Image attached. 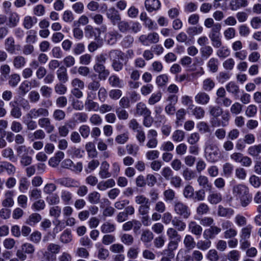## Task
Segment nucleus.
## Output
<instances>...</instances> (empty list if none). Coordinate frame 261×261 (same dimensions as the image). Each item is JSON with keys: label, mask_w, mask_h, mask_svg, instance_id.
<instances>
[{"label": "nucleus", "mask_w": 261, "mask_h": 261, "mask_svg": "<svg viewBox=\"0 0 261 261\" xmlns=\"http://www.w3.org/2000/svg\"><path fill=\"white\" fill-rule=\"evenodd\" d=\"M232 194L237 199H239L243 207L247 206L251 201L252 197L249 194L248 188L243 184L234 185L232 188Z\"/></svg>", "instance_id": "nucleus-1"}, {"label": "nucleus", "mask_w": 261, "mask_h": 261, "mask_svg": "<svg viewBox=\"0 0 261 261\" xmlns=\"http://www.w3.org/2000/svg\"><path fill=\"white\" fill-rule=\"evenodd\" d=\"M174 210L177 215L184 219H188L191 215V211L189 207L180 201L175 202Z\"/></svg>", "instance_id": "nucleus-2"}, {"label": "nucleus", "mask_w": 261, "mask_h": 261, "mask_svg": "<svg viewBox=\"0 0 261 261\" xmlns=\"http://www.w3.org/2000/svg\"><path fill=\"white\" fill-rule=\"evenodd\" d=\"M48 110L44 108H33L31 109L26 114L28 119H36L39 117H48Z\"/></svg>", "instance_id": "nucleus-3"}, {"label": "nucleus", "mask_w": 261, "mask_h": 261, "mask_svg": "<svg viewBox=\"0 0 261 261\" xmlns=\"http://www.w3.org/2000/svg\"><path fill=\"white\" fill-rule=\"evenodd\" d=\"M205 153L206 159L210 162L214 163L219 158V150L215 146L212 145L207 146L205 149Z\"/></svg>", "instance_id": "nucleus-4"}, {"label": "nucleus", "mask_w": 261, "mask_h": 261, "mask_svg": "<svg viewBox=\"0 0 261 261\" xmlns=\"http://www.w3.org/2000/svg\"><path fill=\"white\" fill-rule=\"evenodd\" d=\"M106 16L114 25L121 19L119 11L114 7H111L106 12Z\"/></svg>", "instance_id": "nucleus-5"}, {"label": "nucleus", "mask_w": 261, "mask_h": 261, "mask_svg": "<svg viewBox=\"0 0 261 261\" xmlns=\"http://www.w3.org/2000/svg\"><path fill=\"white\" fill-rule=\"evenodd\" d=\"M39 126L44 128L47 133L50 134L55 130V126L51 123L50 119L47 117L40 118L38 120Z\"/></svg>", "instance_id": "nucleus-6"}, {"label": "nucleus", "mask_w": 261, "mask_h": 261, "mask_svg": "<svg viewBox=\"0 0 261 261\" xmlns=\"http://www.w3.org/2000/svg\"><path fill=\"white\" fill-rule=\"evenodd\" d=\"M94 71L98 73V79L100 80L105 81L110 74V71L106 68L104 65L95 64L93 66Z\"/></svg>", "instance_id": "nucleus-7"}, {"label": "nucleus", "mask_w": 261, "mask_h": 261, "mask_svg": "<svg viewBox=\"0 0 261 261\" xmlns=\"http://www.w3.org/2000/svg\"><path fill=\"white\" fill-rule=\"evenodd\" d=\"M9 106L11 109L10 111L11 115L15 118L18 119L22 115L20 108L18 106V98H14V100L9 102Z\"/></svg>", "instance_id": "nucleus-8"}, {"label": "nucleus", "mask_w": 261, "mask_h": 261, "mask_svg": "<svg viewBox=\"0 0 261 261\" xmlns=\"http://www.w3.org/2000/svg\"><path fill=\"white\" fill-rule=\"evenodd\" d=\"M85 33L88 38H94L96 39L99 37L100 31L99 28H94L91 25H87L85 28Z\"/></svg>", "instance_id": "nucleus-9"}, {"label": "nucleus", "mask_w": 261, "mask_h": 261, "mask_svg": "<svg viewBox=\"0 0 261 261\" xmlns=\"http://www.w3.org/2000/svg\"><path fill=\"white\" fill-rule=\"evenodd\" d=\"M221 229L216 226H211L210 228L205 229L203 232V237L204 239H213L215 236L219 233Z\"/></svg>", "instance_id": "nucleus-10"}, {"label": "nucleus", "mask_w": 261, "mask_h": 261, "mask_svg": "<svg viewBox=\"0 0 261 261\" xmlns=\"http://www.w3.org/2000/svg\"><path fill=\"white\" fill-rule=\"evenodd\" d=\"M145 7L149 12H152L160 8L161 3L159 0H146Z\"/></svg>", "instance_id": "nucleus-11"}, {"label": "nucleus", "mask_w": 261, "mask_h": 261, "mask_svg": "<svg viewBox=\"0 0 261 261\" xmlns=\"http://www.w3.org/2000/svg\"><path fill=\"white\" fill-rule=\"evenodd\" d=\"M56 182L62 186L67 187H77L78 182L75 180L69 177H64L58 179Z\"/></svg>", "instance_id": "nucleus-12"}, {"label": "nucleus", "mask_w": 261, "mask_h": 261, "mask_svg": "<svg viewBox=\"0 0 261 261\" xmlns=\"http://www.w3.org/2000/svg\"><path fill=\"white\" fill-rule=\"evenodd\" d=\"M210 97L208 94L204 92H200L195 96V101L200 105H205L210 101Z\"/></svg>", "instance_id": "nucleus-13"}, {"label": "nucleus", "mask_w": 261, "mask_h": 261, "mask_svg": "<svg viewBox=\"0 0 261 261\" xmlns=\"http://www.w3.org/2000/svg\"><path fill=\"white\" fill-rule=\"evenodd\" d=\"M57 78L62 83H65L68 80L67 69L64 66L59 67L57 71Z\"/></svg>", "instance_id": "nucleus-14"}, {"label": "nucleus", "mask_w": 261, "mask_h": 261, "mask_svg": "<svg viewBox=\"0 0 261 261\" xmlns=\"http://www.w3.org/2000/svg\"><path fill=\"white\" fill-rule=\"evenodd\" d=\"M222 200V196L220 193L217 191H211L207 197L208 201L213 204H216Z\"/></svg>", "instance_id": "nucleus-15"}, {"label": "nucleus", "mask_w": 261, "mask_h": 261, "mask_svg": "<svg viewBox=\"0 0 261 261\" xmlns=\"http://www.w3.org/2000/svg\"><path fill=\"white\" fill-rule=\"evenodd\" d=\"M247 0H231L230 2V9L236 11L241 8H244L248 6Z\"/></svg>", "instance_id": "nucleus-16"}, {"label": "nucleus", "mask_w": 261, "mask_h": 261, "mask_svg": "<svg viewBox=\"0 0 261 261\" xmlns=\"http://www.w3.org/2000/svg\"><path fill=\"white\" fill-rule=\"evenodd\" d=\"M115 185V180L112 178H110L106 181H100L97 184V188L100 191H105L108 188L114 187Z\"/></svg>", "instance_id": "nucleus-17"}, {"label": "nucleus", "mask_w": 261, "mask_h": 261, "mask_svg": "<svg viewBox=\"0 0 261 261\" xmlns=\"http://www.w3.org/2000/svg\"><path fill=\"white\" fill-rule=\"evenodd\" d=\"M109 164L106 162H103L100 168L99 175L102 179L110 177L111 174L109 172Z\"/></svg>", "instance_id": "nucleus-18"}, {"label": "nucleus", "mask_w": 261, "mask_h": 261, "mask_svg": "<svg viewBox=\"0 0 261 261\" xmlns=\"http://www.w3.org/2000/svg\"><path fill=\"white\" fill-rule=\"evenodd\" d=\"M208 112L210 115L213 117V119L214 120L222 115L223 111L219 106H210L208 107Z\"/></svg>", "instance_id": "nucleus-19"}, {"label": "nucleus", "mask_w": 261, "mask_h": 261, "mask_svg": "<svg viewBox=\"0 0 261 261\" xmlns=\"http://www.w3.org/2000/svg\"><path fill=\"white\" fill-rule=\"evenodd\" d=\"M197 182L199 185L202 187L205 190L211 191L212 188V185L209 182L207 177L204 175H200L198 179Z\"/></svg>", "instance_id": "nucleus-20"}, {"label": "nucleus", "mask_w": 261, "mask_h": 261, "mask_svg": "<svg viewBox=\"0 0 261 261\" xmlns=\"http://www.w3.org/2000/svg\"><path fill=\"white\" fill-rule=\"evenodd\" d=\"M247 153L252 158L257 159L261 153V144L250 146L248 148Z\"/></svg>", "instance_id": "nucleus-21"}, {"label": "nucleus", "mask_w": 261, "mask_h": 261, "mask_svg": "<svg viewBox=\"0 0 261 261\" xmlns=\"http://www.w3.org/2000/svg\"><path fill=\"white\" fill-rule=\"evenodd\" d=\"M124 53L120 49H112L108 53V57L112 62L118 60L119 59H123Z\"/></svg>", "instance_id": "nucleus-22"}, {"label": "nucleus", "mask_w": 261, "mask_h": 261, "mask_svg": "<svg viewBox=\"0 0 261 261\" xmlns=\"http://www.w3.org/2000/svg\"><path fill=\"white\" fill-rule=\"evenodd\" d=\"M6 50L10 54H13L15 51V40L13 37L7 38L5 41Z\"/></svg>", "instance_id": "nucleus-23"}, {"label": "nucleus", "mask_w": 261, "mask_h": 261, "mask_svg": "<svg viewBox=\"0 0 261 261\" xmlns=\"http://www.w3.org/2000/svg\"><path fill=\"white\" fill-rule=\"evenodd\" d=\"M234 214V211L231 208H225L219 205L218 210V215L220 217L230 218Z\"/></svg>", "instance_id": "nucleus-24"}, {"label": "nucleus", "mask_w": 261, "mask_h": 261, "mask_svg": "<svg viewBox=\"0 0 261 261\" xmlns=\"http://www.w3.org/2000/svg\"><path fill=\"white\" fill-rule=\"evenodd\" d=\"M189 230L194 234L200 236L202 231V228L195 221H191L188 225Z\"/></svg>", "instance_id": "nucleus-25"}, {"label": "nucleus", "mask_w": 261, "mask_h": 261, "mask_svg": "<svg viewBox=\"0 0 261 261\" xmlns=\"http://www.w3.org/2000/svg\"><path fill=\"white\" fill-rule=\"evenodd\" d=\"M136 114L140 116H144L151 114V111L143 102H139L136 106Z\"/></svg>", "instance_id": "nucleus-26"}, {"label": "nucleus", "mask_w": 261, "mask_h": 261, "mask_svg": "<svg viewBox=\"0 0 261 261\" xmlns=\"http://www.w3.org/2000/svg\"><path fill=\"white\" fill-rule=\"evenodd\" d=\"M184 244L185 248L189 250L193 249L196 245L193 237L190 234H187L185 236Z\"/></svg>", "instance_id": "nucleus-27"}, {"label": "nucleus", "mask_w": 261, "mask_h": 261, "mask_svg": "<svg viewBox=\"0 0 261 261\" xmlns=\"http://www.w3.org/2000/svg\"><path fill=\"white\" fill-rule=\"evenodd\" d=\"M222 25L220 23H216L214 27L211 29L208 34L209 38H217L218 37H221V30Z\"/></svg>", "instance_id": "nucleus-28"}, {"label": "nucleus", "mask_w": 261, "mask_h": 261, "mask_svg": "<svg viewBox=\"0 0 261 261\" xmlns=\"http://www.w3.org/2000/svg\"><path fill=\"white\" fill-rule=\"evenodd\" d=\"M9 85L12 87H16L20 81V76L18 74L13 73L7 77Z\"/></svg>", "instance_id": "nucleus-29"}, {"label": "nucleus", "mask_w": 261, "mask_h": 261, "mask_svg": "<svg viewBox=\"0 0 261 261\" xmlns=\"http://www.w3.org/2000/svg\"><path fill=\"white\" fill-rule=\"evenodd\" d=\"M167 234L169 240L181 241V236L177 231L174 228H169L167 231Z\"/></svg>", "instance_id": "nucleus-30"}, {"label": "nucleus", "mask_w": 261, "mask_h": 261, "mask_svg": "<svg viewBox=\"0 0 261 261\" xmlns=\"http://www.w3.org/2000/svg\"><path fill=\"white\" fill-rule=\"evenodd\" d=\"M219 61L217 58H211L207 63V66L210 71L215 73L218 70Z\"/></svg>", "instance_id": "nucleus-31"}, {"label": "nucleus", "mask_w": 261, "mask_h": 261, "mask_svg": "<svg viewBox=\"0 0 261 261\" xmlns=\"http://www.w3.org/2000/svg\"><path fill=\"white\" fill-rule=\"evenodd\" d=\"M115 229V225L109 221L105 222L100 227L101 231L103 233L113 232Z\"/></svg>", "instance_id": "nucleus-32"}, {"label": "nucleus", "mask_w": 261, "mask_h": 261, "mask_svg": "<svg viewBox=\"0 0 261 261\" xmlns=\"http://www.w3.org/2000/svg\"><path fill=\"white\" fill-rule=\"evenodd\" d=\"M122 35L117 31L110 32L108 34V43L110 45L115 44L117 39L121 38Z\"/></svg>", "instance_id": "nucleus-33"}, {"label": "nucleus", "mask_w": 261, "mask_h": 261, "mask_svg": "<svg viewBox=\"0 0 261 261\" xmlns=\"http://www.w3.org/2000/svg\"><path fill=\"white\" fill-rule=\"evenodd\" d=\"M37 18L35 17L27 16L24 18L23 26L27 30L30 29L37 22Z\"/></svg>", "instance_id": "nucleus-34"}, {"label": "nucleus", "mask_w": 261, "mask_h": 261, "mask_svg": "<svg viewBox=\"0 0 261 261\" xmlns=\"http://www.w3.org/2000/svg\"><path fill=\"white\" fill-rule=\"evenodd\" d=\"M26 63L25 59L21 56H18L15 57L13 61L14 67L16 69H20L24 66Z\"/></svg>", "instance_id": "nucleus-35"}, {"label": "nucleus", "mask_w": 261, "mask_h": 261, "mask_svg": "<svg viewBox=\"0 0 261 261\" xmlns=\"http://www.w3.org/2000/svg\"><path fill=\"white\" fill-rule=\"evenodd\" d=\"M153 239V234L149 229L144 230L141 236V240L144 243H149Z\"/></svg>", "instance_id": "nucleus-36"}, {"label": "nucleus", "mask_w": 261, "mask_h": 261, "mask_svg": "<svg viewBox=\"0 0 261 261\" xmlns=\"http://www.w3.org/2000/svg\"><path fill=\"white\" fill-rule=\"evenodd\" d=\"M172 224L179 231H184L186 228V223L177 218H174V219L172 220Z\"/></svg>", "instance_id": "nucleus-37"}, {"label": "nucleus", "mask_w": 261, "mask_h": 261, "mask_svg": "<svg viewBox=\"0 0 261 261\" xmlns=\"http://www.w3.org/2000/svg\"><path fill=\"white\" fill-rule=\"evenodd\" d=\"M226 90L235 96L238 95L240 89L239 86L234 82H230L226 86Z\"/></svg>", "instance_id": "nucleus-38"}, {"label": "nucleus", "mask_w": 261, "mask_h": 261, "mask_svg": "<svg viewBox=\"0 0 261 261\" xmlns=\"http://www.w3.org/2000/svg\"><path fill=\"white\" fill-rule=\"evenodd\" d=\"M201 57L203 59H207L213 53V49L211 46L205 45L202 46L200 49Z\"/></svg>", "instance_id": "nucleus-39"}, {"label": "nucleus", "mask_w": 261, "mask_h": 261, "mask_svg": "<svg viewBox=\"0 0 261 261\" xmlns=\"http://www.w3.org/2000/svg\"><path fill=\"white\" fill-rule=\"evenodd\" d=\"M60 240L63 243H68L72 240V235L71 231L69 229H65L61 234Z\"/></svg>", "instance_id": "nucleus-40"}, {"label": "nucleus", "mask_w": 261, "mask_h": 261, "mask_svg": "<svg viewBox=\"0 0 261 261\" xmlns=\"http://www.w3.org/2000/svg\"><path fill=\"white\" fill-rule=\"evenodd\" d=\"M109 82L110 85L113 87L122 88V81L116 75H112L109 78Z\"/></svg>", "instance_id": "nucleus-41"}, {"label": "nucleus", "mask_w": 261, "mask_h": 261, "mask_svg": "<svg viewBox=\"0 0 261 261\" xmlns=\"http://www.w3.org/2000/svg\"><path fill=\"white\" fill-rule=\"evenodd\" d=\"M10 67L7 64H3L0 67L1 79L4 81L7 79L10 72Z\"/></svg>", "instance_id": "nucleus-42"}, {"label": "nucleus", "mask_w": 261, "mask_h": 261, "mask_svg": "<svg viewBox=\"0 0 261 261\" xmlns=\"http://www.w3.org/2000/svg\"><path fill=\"white\" fill-rule=\"evenodd\" d=\"M185 137V132L181 130L177 129L173 133L172 135V139L173 141L179 142L183 141Z\"/></svg>", "instance_id": "nucleus-43"}, {"label": "nucleus", "mask_w": 261, "mask_h": 261, "mask_svg": "<svg viewBox=\"0 0 261 261\" xmlns=\"http://www.w3.org/2000/svg\"><path fill=\"white\" fill-rule=\"evenodd\" d=\"M120 240L122 243L127 246L132 245L134 241V237L132 234L128 233L122 234L120 237Z\"/></svg>", "instance_id": "nucleus-44"}, {"label": "nucleus", "mask_w": 261, "mask_h": 261, "mask_svg": "<svg viewBox=\"0 0 261 261\" xmlns=\"http://www.w3.org/2000/svg\"><path fill=\"white\" fill-rule=\"evenodd\" d=\"M116 25H117L119 31L122 33H127L130 30V24L125 20H120Z\"/></svg>", "instance_id": "nucleus-45"}, {"label": "nucleus", "mask_w": 261, "mask_h": 261, "mask_svg": "<svg viewBox=\"0 0 261 261\" xmlns=\"http://www.w3.org/2000/svg\"><path fill=\"white\" fill-rule=\"evenodd\" d=\"M42 219L41 215L38 213L32 214L27 219L26 222L30 225H33L39 222Z\"/></svg>", "instance_id": "nucleus-46"}, {"label": "nucleus", "mask_w": 261, "mask_h": 261, "mask_svg": "<svg viewBox=\"0 0 261 261\" xmlns=\"http://www.w3.org/2000/svg\"><path fill=\"white\" fill-rule=\"evenodd\" d=\"M9 24L10 28L15 27L19 20L18 15L16 13H11L9 16Z\"/></svg>", "instance_id": "nucleus-47"}, {"label": "nucleus", "mask_w": 261, "mask_h": 261, "mask_svg": "<svg viewBox=\"0 0 261 261\" xmlns=\"http://www.w3.org/2000/svg\"><path fill=\"white\" fill-rule=\"evenodd\" d=\"M69 128L73 129L74 127H72L71 125L67 123L59 126L58 128L59 135L62 137H66L69 132Z\"/></svg>", "instance_id": "nucleus-48"}, {"label": "nucleus", "mask_w": 261, "mask_h": 261, "mask_svg": "<svg viewBox=\"0 0 261 261\" xmlns=\"http://www.w3.org/2000/svg\"><path fill=\"white\" fill-rule=\"evenodd\" d=\"M215 86V82L210 78L206 79L202 83V88L205 91H211Z\"/></svg>", "instance_id": "nucleus-49"}, {"label": "nucleus", "mask_w": 261, "mask_h": 261, "mask_svg": "<svg viewBox=\"0 0 261 261\" xmlns=\"http://www.w3.org/2000/svg\"><path fill=\"white\" fill-rule=\"evenodd\" d=\"M29 83L27 81H24L19 86L18 88L19 94L21 96H24L30 90Z\"/></svg>", "instance_id": "nucleus-50"}, {"label": "nucleus", "mask_w": 261, "mask_h": 261, "mask_svg": "<svg viewBox=\"0 0 261 261\" xmlns=\"http://www.w3.org/2000/svg\"><path fill=\"white\" fill-rule=\"evenodd\" d=\"M86 109L88 111H97L99 107L97 102L93 101V100L86 99L85 103Z\"/></svg>", "instance_id": "nucleus-51"}, {"label": "nucleus", "mask_w": 261, "mask_h": 261, "mask_svg": "<svg viewBox=\"0 0 261 261\" xmlns=\"http://www.w3.org/2000/svg\"><path fill=\"white\" fill-rule=\"evenodd\" d=\"M209 240L210 239H206V240L199 241L196 244L197 248L202 251H205L210 248L212 242Z\"/></svg>", "instance_id": "nucleus-52"}, {"label": "nucleus", "mask_w": 261, "mask_h": 261, "mask_svg": "<svg viewBox=\"0 0 261 261\" xmlns=\"http://www.w3.org/2000/svg\"><path fill=\"white\" fill-rule=\"evenodd\" d=\"M100 195L96 191L90 193L88 196L89 201L92 204H97L100 202Z\"/></svg>", "instance_id": "nucleus-53"}, {"label": "nucleus", "mask_w": 261, "mask_h": 261, "mask_svg": "<svg viewBox=\"0 0 261 261\" xmlns=\"http://www.w3.org/2000/svg\"><path fill=\"white\" fill-rule=\"evenodd\" d=\"M19 183V190L21 192L24 193L29 189L30 183L26 177L20 178Z\"/></svg>", "instance_id": "nucleus-54"}, {"label": "nucleus", "mask_w": 261, "mask_h": 261, "mask_svg": "<svg viewBox=\"0 0 261 261\" xmlns=\"http://www.w3.org/2000/svg\"><path fill=\"white\" fill-rule=\"evenodd\" d=\"M89 18L85 15H81L77 20L74 21L72 27H80L81 25H85L89 23Z\"/></svg>", "instance_id": "nucleus-55"}, {"label": "nucleus", "mask_w": 261, "mask_h": 261, "mask_svg": "<svg viewBox=\"0 0 261 261\" xmlns=\"http://www.w3.org/2000/svg\"><path fill=\"white\" fill-rule=\"evenodd\" d=\"M66 116L65 113L64 111L60 109L55 110L53 114V117L56 120L60 121L63 120Z\"/></svg>", "instance_id": "nucleus-56"}, {"label": "nucleus", "mask_w": 261, "mask_h": 261, "mask_svg": "<svg viewBox=\"0 0 261 261\" xmlns=\"http://www.w3.org/2000/svg\"><path fill=\"white\" fill-rule=\"evenodd\" d=\"M192 113L196 118L200 119L204 116L205 111L202 107H196L192 110Z\"/></svg>", "instance_id": "nucleus-57"}, {"label": "nucleus", "mask_w": 261, "mask_h": 261, "mask_svg": "<svg viewBox=\"0 0 261 261\" xmlns=\"http://www.w3.org/2000/svg\"><path fill=\"white\" fill-rule=\"evenodd\" d=\"M46 202L49 205H56L60 202V198L57 194H51L47 196Z\"/></svg>", "instance_id": "nucleus-58"}, {"label": "nucleus", "mask_w": 261, "mask_h": 261, "mask_svg": "<svg viewBox=\"0 0 261 261\" xmlns=\"http://www.w3.org/2000/svg\"><path fill=\"white\" fill-rule=\"evenodd\" d=\"M252 226L249 224L241 229V238L249 239L251 235Z\"/></svg>", "instance_id": "nucleus-59"}, {"label": "nucleus", "mask_w": 261, "mask_h": 261, "mask_svg": "<svg viewBox=\"0 0 261 261\" xmlns=\"http://www.w3.org/2000/svg\"><path fill=\"white\" fill-rule=\"evenodd\" d=\"M216 54L219 58H225L229 56L230 51L226 46H221L219 47V49L217 50Z\"/></svg>", "instance_id": "nucleus-60"}, {"label": "nucleus", "mask_w": 261, "mask_h": 261, "mask_svg": "<svg viewBox=\"0 0 261 261\" xmlns=\"http://www.w3.org/2000/svg\"><path fill=\"white\" fill-rule=\"evenodd\" d=\"M206 257L210 261H218L219 259L218 252L215 249L210 250L206 254Z\"/></svg>", "instance_id": "nucleus-61"}, {"label": "nucleus", "mask_w": 261, "mask_h": 261, "mask_svg": "<svg viewBox=\"0 0 261 261\" xmlns=\"http://www.w3.org/2000/svg\"><path fill=\"white\" fill-rule=\"evenodd\" d=\"M227 258L229 261H238L240 258V253L239 251L233 250L228 253Z\"/></svg>", "instance_id": "nucleus-62"}, {"label": "nucleus", "mask_w": 261, "mask_h": 261, "mask_svg": "<svg viewBox=\"0 0 261 261\" xmlns=\"http://www.w3.org/2000/svg\"><path fill=\"white\" fill-rule=\"evenodd\" d=\"M27 36L26 37V43H34L36 41V32L34 30H30L27 32Z\"/></svg>", "instance_id": "nucleus-63"}, {"label": "nucleus", "mask_w": 261, "mask_h": 261, "mask_svg": "<svg viewBox=\"0 0 261 261\" xmlns=\"http://www.w3.org/2000/svg\"><path fill=\"white\" fill-rule=\"evenodd\" d=\"M110 250L114 253L121 254L124 251V246L119 243L114 244L110 247Z\"/></svg>", "instance_id": "nucleus-64"}]
</instances>
